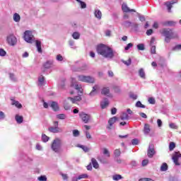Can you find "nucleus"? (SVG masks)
Returning <instances> with one entry per match:
<instances>
[{"instance_id":"nucleus-59","label":"nucleus","mask_w":181,"mask_h":181,"mask_svg":"<svg viewBox=\"0 0 181 181\" xmlns=\"http://www.w3.org/2000/svg\"><path fill=\"white\" fill-rule=\"evenodd\" d=\"M148 103L150 104H155V98H148Z\"/></svg>"},{"instance_id":"nucleus-13","label":"nucleus","mask_w":181,"mask_h":181,"mask_svg":"<svg viewBox=\"0 0 181 181\" xmlns=\"http://www.w3.org/2000/svg\"><path fill=\"white\" fill-rule=\"evenodd\" d=\"M147 155L148 158H153V155H155V148H153V144L149 146Z\"/></svg>"},{"instance_id":"nucleus-43","label":"nucleus","mask_w":181,"mask_h":181,"mask_svg":"<svg viewBox=\"0 0 181 181\" xmlns=\"http://www.w3.org/2000/svg\"><path fill=\"white\" fill-rule=\"evenodd\" d=\"M58 119H66V115L60 114L57 115Z\"/></svg>"},{"instance_id":"nucleus-23","label":"nucleus","mask_w":181,"mask_h":181,"mask_svg":"<svg viewBox=\"0 0 181 181\" xmlns=\"http://www.w3.org/2000/svg\"><path fill=\"white\" fill-rule=\"evenodd\" d=\"M139 77H141V78H144V79L146 78L145 76V71L142 68L139 70Z\"/></svg>"},{"instance_id":"nucleus-52","label":"nucleus","mask_w":181,"mask_h":181,"mask_svg":"<svg viewBox=\"0 0 181 181\" xmlns=\"http://www.w3.org/2000/svg\"><path fill=\"white\" fill-rule=\"evenodd\" d=\"M0 56H6V52L4 49H0Z\"/></svg>"},{"instance_id":"nucleus-22","label":"nucleus","mask_w":181,"mask_h":181,"mask_svg":"<svg viewBox=\"0 0 181 181\" xmlns=\"http://www.w3.org/2000/svg\"><path fill=\"white\" fill-rule=\"evenodd\" d=\"M12 105H15L16 108L21 109L22 108V104L19 103V101L13 100L12 102Z\"/></svg>"},{"instance_id":"nucleus-61","label":"nucleus","mask_w":181,"mask_h":181,"mask_svg":"<svg viewBox=\"0 0 181 181\" xmlns=\"http://www.w3.org/2000/svg\"><path fill=\"white\" fill-rule=\"evenodd\" d=\"M5 118V113L4 112L0 111V119H4Z\"/></svg>"},{"instance_id":"nucleus-2","label":"nucleus","mask_w":181,"mask_h":181,"mask_svg":"<svg viewBox=\"0 0 181 181\" xmlns=\"http://www.w3.org/2000/svg\"><path fill=\"white\" fill-rule=\"evenodd\" d=\"M160 33L162 36H164V42H165V43H170L172 39L177 38V34H175L173 30L170 28H163L160 30Z\"/></svg>"},{"instance_id":"nucleus-34","label":"nucleus","mask_w":181,"mask_h":181,"mask_svg":"<svg viewBox=\"0 0 181 181\" xmlns=\"http://www.w3.org/2000/svg\"><path fill=\"white\" fill-rule=\"evenodd\" d=\"M81 179H88V175L82 174L77 177L78 180H81Z\"/></svg>"},{"instance_id":"nucleus-35","label":"nucleus","mask_w":181,"mask_h":181,"mask_svg":"<svg viewBox=\"0 0 181 181\" xmlns=\"http://www.w3.org/2000/svg\"><path fill=\"white\" fill-rule=\"evenodd\" d=\"M175 148H176V144L175 142H170L169 144V150L172 151L175 149Z\"/></svg>"},{"instance_id":"nucleus-32","label":"nucleus","mask_w":181,"mask_h":181,"mask_svg":"<svg viewBox=\"0 0 181 181\" xmlns=\"http://www.w3.org/2000/svg\"><path fill=\"white\" fill-rule=\"evenodd\" d=\"M50 139L49 136H47L46 134H42V142H47Z\"/></svg>"},{"instance_id":"nucleus-19","label":"nucleus","mask_w":181,"mask_h":181,"mask_svg":"<svg viewBox=\"0 0 181 181\" xmlns=\"http://www.w3.org/2000/svg\"><path fill=\"white\" fill-rule=\"evenodd\" d=\"M15 119H16L17 124H22V122H23V116L19 115H16Z\"/></svg>"},{"instance_id":"nucleus-3","label":"nucleus","mask_w":181,"mask_h":181,"mask_svg":"<svg viewBox=\"0 0 181 181\" xmlns=\"http://www.w3.org/2000/svg\"><path fill=\"white\" fill-rule=\"evenodd\" d=\"M81 101V96L78 95L75 96L74 98L69 97L66 100H64V108L66 111H69L70 108H71V104H76V102Z\"/></svg>"},{"instance_id":"nucleus-48","label":"nucleus","mask_w":181,"mask_h":181,"mask_svg":"<svg viewBox=\"0 0 181 181\" xmlns=\"http://www.w3.org/2000/svg\"><path fill=\"white\" fill-rule=\"evenodd\" d=\"M80 135V132L77 129L73 130V136H78Z\"/></svg>"},{"instance_id":"nucleus-63","label":"nucleus","mask_w":181,"mask_h":181,"mask_svg":"<svg viewBox=\"0 0 181 181\" xmlns=\"http://www.w3.org/2000/svg\"><path fill=\"white\" fill-rule=\"evenodd\" d=\"M87 170H93V166L91 165V163L86 166Z\"/></svg>"},{"instance_id":"nucleus-53","label":"nucleus","mask_w":181,"mask_h":181,"mask_svg":"<svg viewBox=\"0 0 181 181\" xmlns=\"http://www.w3.org/2000/svg\"><path fill=\"white\" fill-rule=\"evenodd\" d=\"M149 163V160L145 159L142 161V166H146Z\"/></svg>"},{"instance_id":"nucleus-9","label":"nucleus","mask_w":181,"mask_h":181,"mask_svg":"<svg viewBox=\"0 0 181 181\" xmlns=\"http://www.w3.org/2000/svg\"><path fill=\"white\" fill-rule=\"evenodd\" d=\"M79 117L83 122H84V124H88V122H90V120L91 119V115L86 114L84 112H81L79 114Z\"/></svg>"},{"instance_id":"nucleus-7","label":"nucleus","mask_w":181,"mask_h":181,"mask_svg":"<svg viewBox=\"0 0 181 181\" xmlns=\"http://www.w3.org/2000/svg\"><path fill=\"white\" fill-rule=\"evenodd\" d=\"M179 158H181V153L180 151H175L173 153L172 160H173L175 166H180V162Z\"/></svg>"},{"instance_id":"nucleus-20","label":"nucleus","mask_w":181,"mask_h":181,"mask_svg":"<svg viewBox=\"0 0 181 181\" xmlns=\"http://www.w3.org/2000/svg\"><path fill=\"white\" fill-rule=\"evenodd\" d=\"M109 104L110 102H108V99H105V101L101 102L100 107L103 110H104V108H107V107H108Z\"/></svg>"},{"instance_id":"nucleus-31","label":"nucleus","mask_w":181,"mask_h":181,"mask_svg":"<svg viewBox=\"0 0 181 181\" xmlns=\"http://www.w3.org/2000/svg\"><path fill=\"white\" fill-rule=\"evenodd\" d=\"M98 88H100V86H98V85H95L93 87L92 91L90 93V95H93L94 93H95Z\"/></svg>"},{"instance_id":"nucleus-54","label":"nucleus","mask_w":181,"mask_h":181,"mask_svg":"<svg viewBox=\"0 0 181 181\" xmlns=\"http://www.w3.org/2000/svg\"><path fill=\"white\" fill-rule=\"evenodd\" d=\"M80 148H81L84 152H88V151H90V149L86 146H81Z\"/></svg>"},{"instance_id":"nucleus-50","label":"nucleus","mask_w":181,"mask_h":181,"mask_svg":"<svg viewBox=\"0 0 181 181\" xmlns=\"http://www.w3.org/2000/svg\"><path fill=\"white\" fill-rule=\"evenodd\" d=\"M132 46H134V44H132L131 42L127 44V45L124 47V50H129V49H131V47H132Z\"/></svg>"},{"instance_id":"nucleus-64","label":"nucleus","mask_w":181,"mask_h":181,"mask_svg":"<svg viewBox=\"0 0 181 181\" xmlns=\"http://www.w3.org/2000/svg\"><path fill=\"white\" fill-rule=\"evenodd\" d=\"M155 43V37H152L150 41V45L152 46Z\"/></svg>"},{"instance_id":"nucleus-5","label":"nucleus","mask_w":181,"mask_h":181,"mask_svg":"<svg viewBox=\"0 0 181 181\" xmlns=\"http://www.w3.org/2000/svg\"><path fill=\"white\" fill-rule=\"evenodd\" d=\"M53 125L54 127H50L48 128V131H49V132H52V134H59V132H62V129L59 127L58 121L53 122Z\"/></svg>"},{"instance_id":"nucleus-40","label":"nucleus","mask_w":181,"mask_h":181,"mask_svg":"<svg viewBox=\"0 0 181 181\" xmlns=\"http://www.w3.org/2000/svg\"><path fill=\"white\" fill-rule=\"evenodd\" d=\"M38 81H39L40 86H43V83L45 82V76H41L38 78Z\"/></svg>"},{"instance_id":"nucleus-14","label":"nucleus","mask_w":181,"mask_h":181,"mask_svg":"<svg viewBox=\"0 0 181 181\" xmlns=\"http://www.w3.org/2000/svg\"><path fill=\"white\" fill-rule=\"evenodd\" d=\"M117 117H113L109 119L108 121L109 126L107 127L108 129H111L112 125H114V124H115V122H117Z\"/></svg>"},{"instance_id":"nucleus-39","label":"nucleus","mask_w":181,"mask_h":181,"mask_svg":"<svg viewBox=\"0 0 181 181\" xmlns=\"http://www.w3.org/2000/svg\"><path fill=\"white\" fill-rule=\"evenodd\" d=\"M72 37L77 40V39H80V33H77V32H74L73 34H72Z\"/></svg>"},{"instance_id":"nucleus-42","label":"nucleus","mask_w":181,"mask_h":181,"mask_svg":"<svg viewBox=\"0 0 181 181\" xmlns=\"http://www.w3.org/2000/svg\"><path fill=\"white\" fill-rule=\"evenodd\" d=\"M138 50H145V45L144 44L137 45Z\"/></svg>"},{"instance_id":"nucleus-46","label":"nucleus","mask_w":181,"mask_h":181,"mask_svg":"<svg viewBox=\"0 0 181 181\" xmlns=\"http://www.w3.org/2000/svg\"><path fill=\"white\" fill-rule=\"evenodd\" d=\"M9 78H11V80H12V81H16V77H15V74L10 73Z\"/></svg>"},{"instance_id":"nucleus-55","label":"nucleus","mask_w":181,"mask_h":181,"mask_svg":"<svg viewBox=\"0 0 181 181\" xmlns=\"http://www.w3.org/2000/svg\"><path fill=\"white\" fill-rule=\"evenodd\" d=\"M61 176H62L63 180H67V179H69L67 174L61 173Z\"/></svg>"},{"instance_id":"nucleus-38","label":"nucleus","mask_w":181,"mask_h":181,"mask_svg":"<svg viewBox=\"0 0 181 181\" xmlns=\"http://www.w3.org/2000/svg\"><path fill=\"white\" fill-rule=\"evenodd\" d=\"M136 107H139V108H145V105H143L141 101H137L136 103Z\"/></svg>"},{"instance_id":"nucleus-24","label":"nucleus","mask_w":181,"mask_h":181,"mask_svg":"<svg viewBox=\"0 0 181 181\" xmlns=\"http://www.w3.org/2000/svg\"><path fill=\"white\" fill-rule=\"evenodd\" d=\"M53 63L50 61H47V62H45L43 65L45 69H50V67H52Z\"/></svg>"},{"instance_id":"nucleus-60","label":"nucleus","mask_w":181,"mask_h":181,"mask_svg":"<svg viewBox=\"0 0 181 181\" xmlns=\"http://www.w3.org/2000/svg\"><path fill=\"white\" fill-rule=\"evenodd\" d=\"M85 134H86V138H87L88 139H91V134H90V132H88V131H86V132H85Z\"/></svg>"},{"instance_id":"nucleus-1","label":"nucleus","mask_w":181,"mask_h":181,"mask_svg":"<svg viewBox=\"0 0 181 181\" xmlns=\"http://www.w3.org/2000/svg\"><path fill=\"white\" fill-rule=\"evenodd\" d=\"M96 50L98 54H100L103 57H106V59H112V57H114V51H112L111 47L105 45L100 44L98 45Z\"/></svg>"},{"instance_id":"nucleus-26","label":"nucleus","mask_w":181,"mask_h":181,"mask_svg":"<svg viewBox=\"0 0 181 181\" xmlns=\"http://www.w3.org/2000/svg\"><path fill=\"white\" fill-rule=\"evenodd\" d=\"M13 21H14V22H20L21 21V16H19L18 14V13H14Z\"/></svg>"},{"instance_id":"nucleus-21","label":"nucleus","mask_w":181,"mask_h":181,"mask_svg":"<svg viewBox=\"0 0 181 181\" xmlns=\"http://www.w3.org/2000/svg\"><path fill=\"white\" fill-rule=\"evenodd\" d=\"M101 94L103 95H107V94H110V87L103 88Z\"/></svg>"},{"instance_id":"nucleus-36","label":"nucleus","mask_w":181,"mask_h":181,"mask_svg":"<svg viewBox=\"0 0 181 181\" xmlns=\"http://www.w3.org/2000/svg\"><path fill=\"white\" fill-rule=\"evenodd\" d=\"M114 155L116 158H118L119 156H121V150L115 149V151H114Z\"/></svg>"},{"instance_id":"nucleus-33","label":"nucleus","mask_w":181,"mask_h":181,"mask_svg":"<svg viewBox=\"0 0 181 181\" xmlns=\"http://www.w3.org/2000/svg\"><path fill=\"white\" fill-rule=\"evenodd\" d=\"M113 180L118 181L122 179V176L121 175H115L112 176Z\"/></svg>"},{"instance_id":"nucleus-37","label":"nucleus","mask_w":181,"mask_h":181,"mask_svg":"<svg viewBox=\"0 0 181 181\" xmlns=\"http://www.w3.org/2000/svg\"><path fill=\"white\" fill-rule=\"evenodd\" d=\"M103 155H105L107 158H110V151H108L107 148H103Z\"/></svg>"},{"instance_id":"nucleus-27","label":"nucleus","mask_w":181,"mask_h":181,"mask_svg":"<svg viewBox=\"0 0 181 181\" xmlns=\"http://www.w3.org/2000/svg\"><path fill=\"white\" fill-rule=\"evenodd\" d=\"M120 119L124 121L125 119L128 120L129 119V116L128 115V114L124 112L122 113V115L120 116Z\"/></svg>"},{"instance_id":"nucleus-47","label":"nucleus","mask_w":181,"mask_h":181,"mask_svg":"<svg viewBox=\"0 0 181 181\" xmlns=\"http://www.w3.org/2000/svg\"><path fill=\"white\" fill-rule=\"evenodd\" d=\"M139 140L138 139H134L132 140V145H138Z\"/></svg>"},{"instance_id":"nucleus-30","label":"nucleus","mask_w":181,"mask_h":181,"mask_svg":"<svg viewBox=\"0 0 181 181\" xmlns=\"http://www.w3.org/2000/svg\"><path fill=\"white\" fill-rule=\"evenodd\" d=\"M76 1L79 2L81 9H86L87 8V4L85 2L81 1V0H76Z\"/></svg>"},{"instance_id":"nucleus-16","label":"nucleus","mask_w":181,"mask_h":181,"mask_svg":"<svg viewBox=\"0 0 181 181\" xmlns=\"http://www.w3.org/2000/svg\"><path fill=\"white\" fill-rule=\"evenodd\" d=\"M35 45L38 53H42L43 51L42 50V42L35 40Z\"/></svg>"},{"instance_id":"nucleus-6","label":"nucleus","mask_w":181,"mask_h":181,"mask_svg":"<svg viewBox=\"0 0 181 181\" xmlns=\"http://www.w3.org/2000/svg\"><path fill=\"white\" fill-rule=\"evenodd\" d=\"M62 145L60 139H56L53 141L51 148L54 152H59L60 151V146Z\"/></svg>"},{"instance_id":"nucleus-44","label":"nucleus","mask_w":181,"mask_h":181,"mask_svg":"<svg viewBox=\"0 0 181 181\" xmlns=\"http://www.w3.org/2000/svg\"><path fill=\"white\" fill-rule=\"evenodd\" d=\"M170 128H171V129H177V125H176L175 123H170L169 124Z\"/></svg>"},{"instance_id":"nucleus-29","label":"nucleus","mask_w":181,"mask_h":181,"mask_svg":"<svg viewBox=\"0 0 181 181\" xmlns=\"http://www.w3.org/2000/svg\"><path fill=\"white\" fill-rule=\"evenodd\" d=\"M176 25V23L174 21H167L163 23L164 26H175Z\"/></svg>"},{"instance_id":"nucleus-49","label":"nucleus","mask_w":181,"mask_h":181,"mask_svg":"<svg viewBox=\"0 0 181 181\" xmlns=\"http://www.w3.org/2000/svg\"><path fill=\"white\" fill-rule=\"evenodd\" d=\"M123 63L126 66H131V63H132L131 58H129L127 61H123Z\"/></svg>"},{"instance_id":"nucleus-62","label":"nucleus","mask_w":181,"mask_h":181,"mask_svg":"<svg viewBox=\"0 0 181 181\" xmlns=\"http://www.w3.org/2000/svg\"><path fill=\"white\" fill-rule=\"evenodd\" d=\"M139 115L141 117V118H148V116L144 112L139 113Z\"/></svg>"},{"instance_id":"nucleus-18","label":"nucleus","mask_w":181,"mask_h":181,"mask_svg":"<svg viewBox=\"0 0 181 181\" xmlns=\"http://www.w3.org/2000/svg\"><path fill=\"white\" fill-rule=\"evenodd\" d=\"M91 165H93V167L95 169H98V168H100V165L98 164V162H97V160L94 158H91Z\"/></svg>"},{"instance_id":"nucleus-58","label":"nucleus","mask_w":181,"mask_h":181,"mask_svg":"<svg viewBox=\"0 0 181 181\" xmlns=\"http://www.w3.org/2000/svg\"><path fill=\"white\" fill-rule=\"evenodd\" d=\"M111 114H112V115H115V114H117V108H115V107L112 108Z\"/></svg>"},{"instance_id":"nucleus-28","label":"nucleus","mask_w":181,"mask_h":181,"mask_svg":"<svg viewBox=\"0 0 181 181\" xmlns=\"http://www.w3.org/2000/svg\"><path fill=\"white\" fill-rule=\"evenodd\" d=\"M161 172H166L168 170V164L166 163H163L160 166Z\"/></svg>"},{"instance_id":"nucleus-51","label":"nucleus","mask_w":181,"mask_h":181,"mask_svg":"<svg viewBox=\"0 0 181 181\" xmlns=\"http://www.w3.org/2000/svg\"><path fill=\"white\" fill-rule=\"evenodd\" d=\"M173 51L181 50V45H177L173 48Z\"/></svg>"},{"instance_id":"nucleus-56","label":"nucleus","mask_w":181,"mask_h":181,"mask_svg":"<svg viewBox=\"0 0 181 181\" xmlns=\"http://www.w3.org/2000/svg\"><path fill=\"white\" fill-rule=\"evenodd\" d=\"M146 33L147 36H151V35H152V33H153V30L149 29L146 31Z\"/></svg>"},{"instance_id":"nucleus-8","label":"nucleus","mask_w":181,"mask_h":181,"mask_svg":"<svg viewBox=\"0 0 181 181\" xmlns=\"http://www.w3.org/2000/svg\"><path fill=\"white\" fill-rule=\"evenodd\" d=\"M24 40L27 42V43H33V34H32V32L27 30L24 33Z\"/></svg>"},{"instance_id":"nucleus-57","label":"nucleus","mask_w":181,"mask_h":181,"mask_svg":"<svg viewBox=\"0 0 181 181\" xmlns=\"http://www.w3.org/2000/svg\"><path fill=\"white\" fill-rule=\"evenodd\" d=\"M57 60H58V62H63V57L61 54H58L57 56Z\"/></svg>"},{"instance_id":"nucleus-41","label":"nucleus","mask_w":181,"mask_h":181,"mask_svg":"<svg viewBox=\"0 0 181 181\" xmlns=\"http://www.w3.org/2000/svg\"><path fill=\"white\" fill-rule=\"evenodd\" d=\"M151 54H156V46H155V45L151 46Z\"/></svg>"},{"instance_id":"nucleus-10","label":"nucleus","mask_w":181,"mask_h":181,"mask_svg":"<svg viewBox=\"0 0 181 181\" xmlns=\"http://www.w3.org/2000/svg\"><path fill=\"white\" fill-rule=\"evenodd\" d=\"M7 42L10 46H15V44L18 40H16V37L13 35H10L7 37Z\"/></svg>"},{"instance_id":"nucleus-12","label":"nucleus","mask_w":181,"mask_h":181,"mask_svg":"<svg viewBox=\"0 0 181 181\" xmlns=\"http://www.w3.org/2000/svg\"><path fill=\"white\" fill-rule=\"evenodd\" d=\"M122 10L125 13H128V12H136V11H135V9H130V8H129L128 6L125 3H124L122 5Z\"/></svg>"},{"instance_id":"nucleus-45","label":"nucleus","mask_w":181,"mask_h":181,"mask_svg":"<svg viewBox=\"0 0 181 181\" xmlns=\"http://www.w3.org/2000/svg\"><path fill=\"white\" fill-rule=\"evenodd\" d=\"M38 180L40 181H47V177H46V175H41L38 177Z\"/></svg>"},{"instance_id":"nucleus-15","label":"nucleus","mask_w":181,"mask_h":181,"mask_svg":"<svg viewBox=\"0 0 181 181\" xmlns=\"http://www.w3.org/2000/svg\"><path fill=\"white\" fill-rule=\"evenodd\" d=\"M144 135H148L151 132V125L148 124H145L143 129Z\"/></svg>"},{"instance_id":"nucleus-17","label":"nucleus","mask_w":181,"mask_h":181,"mask_svg":"<svg viewBox=\"0 0 181 181\" xmlns=\"http://www.w3.org/2000/svg\"><path fill=\"white\" fill-rule=\"evenodd\" d=\"M50 107L54 111H59V104H57V103L54 101L51 103Z\"/></svg>"},{"instance_id":"nucleus-25","label":"nucleus","mask_w":181,"mask_h":181,"mask_svg":"<svg viewBox=\"0 0 181 181\" xmlns=\"http://www.w3.org/2000/svg\"><path fill=\"white\" fill-rule=\"evenodd\" d=\"M95 18H98V19H101V16H103V14L100 10H95Z\"/></svg>"},{"instance_id":"nucleus-4","label":"nucleus","mask_w":181,"mask_h":181,"mask_svg":"<svg viewBox=\"0 0 181 181\" xmlns=\"http://www.w3.org/2000/svg\"><path fill=\"white\" fill-rule=\"evenodd\" d=\"M78 81H82L83 83H95V79L93 77L89 76L79 75L78 76Z\"/></svg>"},{"instance_id":"nucleus-11","label":"nucleus","mask_w":181,"mask_h":181,"mask_svg":"<svg viewBox=\"0 0 181 181\" xmlns=\"http://www.w3.org/2000/svg\"><path fill=\"white\" fill-rule=\"evenodd\" d=\"M177 2H178V0H173L171 1L165 2L164 5L167 6V9L168 12H172V8L173 7V6L172 5H175V4H177Z\"/></svg>"}]
</instances>
